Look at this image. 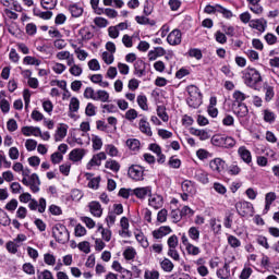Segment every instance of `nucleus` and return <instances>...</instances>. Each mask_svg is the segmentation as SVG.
Masks as SVG:
<instances>
[{"mask_svg":"<svg viewBox=\"0 0 279 279\" xmlns=\"http://www.w3.org/2000/svg\"><path fill=\"white\" fill-rule=\"evenodd\" d=\"M89 213L94 217H101L104 215V208H101V204L97 201H93L88 204Z\"/></svg>","mask_w":279,"mask_h":279,"instance_id":"nucleus-12","label":"nucleus"},{"mask_svg":"<svg viewBox=\"0 0 279 279\" xmlns=\"http://www.w3.org/2000/svg\"><path fill=\"white\" fill-rule=\"evenodd\" d=\"M173 232V229L169 226H161L158 229L153 231L154 239H163V236H167Z\"/></svg>","mask_w":279,"mask_h":279,"instance_id":"nucleus-9","label":"nucleus"},{"mask_svg":"<svg viewBox=\"0 0 279 279\" xmlns=\"http://www.w3.org/2000/svg\"><path fill=\"white\" fill-rule=\"evenodd\" d=\"M186 102L190 108H199L202 106V96H190Z\"/></svg>","mask_w":279,"mask_h":279,"instance_id":"nucleus-26","label":"nucleus"},{"mask_svg":"<svg viewBox=\"0 0 279 279\" xmlns=\"http://www.w3.org/2000/svg\"><path fill=\"white\" fill-rule=\"evenodd\" d=\"M235 210L241 217H250L254 215V205L246 201L238 202L235 204Z\"/></svg>","mask_w":279,"mask_h":279,"instance_id":"nucleus-3","label":"nucleus"},{"mask_svg":"<svg viewBox=\"0 0 279 279\" xmlns=\"http://www.w3.org/2000/svg\"><path fill=\"white\" fill-rule=\"evenodd\" d=\"M218 278L228 279L230 278V265L225 264L222 268L217 270Z\"/></svg>","mask_w":279,"mask_h":279,"instance_id":"nucleus-32","label":"nucleus"},{"mask_svg":"<svg viewBox=\"0 0 279 279\" xmlns=\"http://www.w3.org/2000/svg\"><path fill=\"white\" fill-rule=\"evenodd\" d=\"M135 239L140 243V245L144 247V250H147V247H149V241L147 240V236H145L143 232L135 234Z\"/></svg>","mask_w":279,"mask_h":279,"instance_id":"nucleus-31","label":"nucleus"},{"mask_svg":"<svg viewBox=\"0 0 279 279\" xmlns=\"http://www.w3.org/2000/svg\"><path fill=\"white\" fill-rule=\"evenodd\" d=\"M233 104H243L247 99V96L241 90H235L233 93Z\"/></svg>","mask_w":279,"mask_h":279,"instance_id":"nucleus-38","label":"nucleus"},{"mask_svg":"<svg viewBox=\"0 0 279 279\" xmlns=\"http://www.w3.org/2000/svg\"><path fill=\"white\" fill-rule=\"evenodd\" d=\"M92 143L93 149H95V151H99V149L104 147V141L101 140V137H99V135L92 134Z\"/></svg>","mask_w":279,"mask_h":279,"instance_id":"nucleus-30","label":"nucleus"},{"mask_svg":"<svg viewBox=\"0 0 279 279\" xmlns=\"http://www.w3.org/2000/svg\"><path fill=\"white\" fill-rule=\"evenodd\" d=\"M264 121H266V123H274L276 121V113L268 109L264 110Z\"/></svg>","mask_w":279,"mask_h":279,"instance_id":"nucleus-47","label":"nucleus"},{"mask_svg":"<svg viewBox=\"0 0 279 279\" xmlns=\"http://www.w3.org/2000/svg\"><path fill=\"white\" fill-rule=\"evenodd\" d=\"M41 7L44 10H53L56 8V1L54 0H41Z\"/></svg>","mask_w":279,"mask_h":279,"instance_id":"nucleus-64","label":"nucleus"},{"mask_svg":"<svg viewBox=\"0 0 279 279\" xmlns=\"http://www.w3.org/2000/svg\"><path fill=\"white\" fill-rule=\"evenodd\" d=\"M52 234L58 243H66L69 242V230L63 225H57L52 228Z\"/></svg>","mask_w":279,"mask_h":279,"instance_id":"nucleus-2","label":"nucleus"},{"mask_svg":"<svg viewBox=\"0 0 279 279\" xmlns=\"http://www.w3.org/2000/svg\"><path fill=\"white\" fill-rule=\"evenodd\" d=\"M134 195L140 199H145L147 195H151V187H137L134 190Z\"/></svg>","mask_w":279,"mask_h":279,"instance_id":"nucleus-24","label":"nucleus"},{"mask_svg":"<svg viewBox=\"0 0 279 279\" xmlns=\"http://www.w3.org/2000/svg\"><path fill=\"white\" fill-rule=\"evenodd\" d=\"M137 104L142 110H149V107L147 106V97L146 96H137Z\"/></svg>","mask_w":279,"mask_h":279,"instance_id":"nucleus-58","label":"nucleus"},{"mask_svg":"<svg viewBox=\"0 0 279 279\" xmlns=\"http://www.w3.org/2000/svg\"><path fill=\"white\" fill-rule=\"evenodd\" d=\"M189 57L195 58V60H202V58H203L202 50H199L197 48H191L189 50Z\"/></svg>","mask_w":279,"mask_h":279,"instance_id":"nucleus-56","label":"nucleus"},{"mask_svg":"<svg viewBox=\"0 0 279 279\" xmlns=\"http://www.w3.org/2000/svg\"><path fill=\"white\" fill-rule=\"evenodd\" d=\"M223 135L225 134H215L211 137V145H214L215 147H221L223 146Z\"/></svg>","mask_w":279,"mask_h":279,"instance_id":"nucleus-41","label":"nucleus"},{"mask_svg":"<svg viewBox=\"0 0 279 279\" xmlns=\"http://www.w3.org/2000/svg\"><path fill=\"white\" fill-rule=\"evenodd\" d=\"M236 145V140L232 136L223 135L222 149H232Z\"/></svg>","mask_w":279,"mask_h":279,"instance_id":"nucleus-23","label":"nucleus"},{"mask_svg":"<svg viewBox=\"0 0 279 279\" xmlns=\"http://www.w3.org/2000/svg\"><path fill=\"white\" fill-rule=\"evenodd\" d=\"M106 169H110L113 173H118L119 169H121V165L117 162V160L109 159L105 163Z\"/></svg>","mask_w":279,"mask_h":279,"instance_id":"nucleus-33","label":"nucleus"},{"mask_svg":"<svg viewBox=\"0 0 279 279\" xmlns=\"http://www.w3.org/2000/svg\"><path fill=\"white\" fill-rule=\"evenodd\" d=\"M160 267L161 269H163V271H167L168 274H171V271H173V262H171V259L169 258H165L161 263H160Z\"/></svg>","mask_w":279,"mask_h":279,"instance_id":"nucleus-35","label":"nucleus"},{"mask_svg":"<svg viewBox=\"0 0 279 279\" xmlns=\"http://www.w3.org/2000/svg\"><path fill=\"white\" fill-rule=\"evenodd\" d=\"M144 279H160V272L158 270H145Z\"/></svg>","mask_w":279,"mask_h":279,"instance_id":"nucleus-48","label":"nucleus"},{"mask_svg":"<svg viewBox=\"0 0 279 279\" xmlns=\"http://www.w3.org/2000/svg\"><path fill=\"white\" fill-rule=\"evenodd\" d=\"M110 99V94L104 89H99L96 92L95 101H102V104L108 102Z\"/></svg>","mask_w":279,"mask_h":279,"instance_id":"nucleus-27","label":"nucleus"},{"mask_svg":"<svg viewBox=\"0 0 279 279\" xmlns=\"http://www.w3.org/2000/svg\"><path fill=\"white\" fill-rule=\"evenodd\" d=\"M232 110L239 119H245L250 114V109H247L245 104H232Z\"/></svg>","mask_w":279,"mask_h":279,"instance_id":"nucleus-5","label":"nucleus"},{"mask_svg":"<svg viewBox=\"0 0 279 279\" xmlns=\"http://www.w3.org/2000/svg\"><path fill=\"white\" fill-rule=\"evenodd\" d=\"M96 14H106L108 19H117V16H119V13L114 9H98Z\"/></svg>","mask_w":279,"mask_h":279,"instance_id":"nucleus-28","label":"nucleus"},{"mask_svg":"<svg viewBox=\"0 0 279 279\" xmlns=\"http://www.w3.org/2000/svg\"><path fill=\"white\" fill-rule=\"evenodd\" d=\"M123 256L125 260H134L136 258V248L129 246L124 250Z\"/></svg>","mask_w":279,"mask_h":279,"instance_id":"nucleus-34","label":"nucleus"},{"mask_svg":"<svg viewBox=\"0 0 279 279\" xmlns=\"http://www.w3.org/2000/svg\"><path fill=\"white\" fill-rule=\"evenodd\" d=\"M37 278L38 279H54L53 274L51 272V270H47V269H45L43 271L38 270L37 271Z\"/></svg>","mask_w":279,"mask_h":279,"instance_id":"nucleus-53","label":"nucleus"},{"mask_svg":"<svg viewBox=\"0 0 279 279\" xmlns=\"http://www.w3.org/2000/svg\"><path fill=\"white\" fill-rule=\"evenodd\" d=\"M129 177L136 182H140L145 178V168L143 166L133 165L129 168Z\"/></svg>","mask_w":279,"mask_h":279,"instance_id":"nucleus-4","label":"nucleus"},{"mask_svg":"<svg viewBox=\"0 0 279 279\" xmlns=\"http://www.w3.org/2000/svg\"><path fill=\"white\" fill-rule=\"evenodd\" d=\"M21 132L24 136H38L40 135V128L38 126H23Z\"/></svg>","mask_w":279,"mask_h":279,"instance_id":"nucleus-19","label":"nucleus"},{"mask_svg":"<svg viewBox=\"0 0 279 279\" xmlns=\"http://www.w3.org/2000/svg\"><path fill=\"white\" fill-rule=\"evenodd\" d=\"M102 60L105 64H112L114 62V53L108 51L102 52Z\"/></svg>","mask_w":279,"mask_h":279,"instance_id":"nucleus-55","label":"nucleus"},{"mask_svg":"<svg viewBox=\"0 0 279 279\" xmlns=\"http://www.w3.org/2000/svg\"><path fill=\"white\" fill-rule=\"evenodd\" d=\"M187 235L192 241H199V229H197L196 227H191L187 231Z\"/></svg>","mask_w":279,"mask_h":279,"instance_id":"nucleus-42","label":"nucleus"},{"mask_svg":"<svg viewBox=\"0 0 279 279\" xmlns=\"http://www.w3.org/2000/svg\"><path fill=\"white\" fill-rule=\"evenodd\" d=\"M85 114L87 117H95V114H97V107H95V105H93L92 102L87 104L85 108Z\"/></svg>","mask_w":279,"mask_h":279,"instance_id":"nucleus-57","label":"nucleus"},{"mask_svg":"<svg viewBox=\"0 0 279 279\" xmlns=\"http://www.w3.org/2000/svg\"><path fill=\"white\" fill-rule=\"evenodd\" d=\"M138 128L142 134L146 136H151L154 133L151 132V125L147 122V118H142L138 122Z\"/></svg>","mask_w":279,"mask_h":279,"instance_id":"nucleus-14","label":"nucleus"},{"mask_svg":"<svg viewBox=\"0 0 279 279\" xmlns=\"http://www.w3.org/2000/svg\"><path fill=\"white\" fill-rule=\"evenodd\" d=\"M185 250L187 254H190L191 256H199V254L202 253V250H199L198 246H195L193 244L187 245Z\"/></svg>","mask_w":279,"mask_h":279,"instance_id":"nucleus-52","label":"nucleus"},{"mask_svg":"<svg viewBox=\"0 0 279 279\" xmlns=\"http://www.w3.org/2000/svg\"><path fill=\"white\" fill-rule=\"evenodd\" d=\"M44 263L50 267H53V265H56V256L50 253L44 254Z\"/></svg>","mask_w":279,"mask_h":279,"instance_id":"nucleus-49","label":"nucleus"},{"mask_svg":"<svg viewBox=\"0 0 279 279\" xmlns=\"http://www.w3.org/2000/svg\"><path fill=\"white\" fill-rule=\"evenodd\" d=\"M24 64H28L32 66H40L41 61L38 60L36 57L27 56L23 59Z\"/></svg>","mask_w":279,"mask_h":279,"instance_id":"nucleus-40","label":"nucleus"},{"mask_svg":"<svg viewBox=\"0 0 279 279\" xmlns=\"http://www.w3.org/2000/svg\"><path fill=\"white\" fill-rule=\"evenodd\" d=\"M238 155L240 156L241 160H243V162H245L246 165H251L252 151H250V149H247V147L241 146L238 149Z\"/></svg>","mask_w":279,"mask_h":279,"instance_id":"nucleus-11","label":"nucleus"},{"mask_svg":"<svg viewBox=\"0 0 279 279\" xmlns=\"http://www.w3.org/2000/svg\"><path fill=\"white\" fill-rule=\"evenodd\" d=\"M66 132L68 131H66L65 126H59L54 134V141L58 143V142L62 141L63 138H66Z\"/></svg>","mask_w":279,"mask_h":279,"instance_id":"nucleus-37","label":"nucleus"},{"mask_svg":"<svg viewBox=\"0 0 279 279\" xmlns=\"http://www.w3.org/2000/svg\"><path fill=\"white\" fill-rule=\"evenodd\" d=\"M98 232L101 233L102 240L107 243L110 242V239H112V231L110 229H106L102 226L98 227Z\"/></svg>","mask_w":279,"mask_h":279,"instance_id":"nucleus-36","label":"nucleus"},{"mask_svg":"<svg viewBox=\"0 0 279 279\" xmlns=\"http://www.w3.org/2000/svg\"><path fill=\"white\" fill-rule=\"evenodd\" d=\"M167 41L169 45L175 47L182 43V32L180 29H173L167 37Z\"/></svg>","mask_w":279,"mask_h":279,"instance_id":"nucleus-7","label":"nucleus"},{"mask_svg":"<svg viewBox=\"0 0 279 279\" xmlns=\"http://www.w3.org/2000/svg\"><path fill=\"white\" fill-rule=\"evenodd\" d=\"M187 93L190 97H202V92H199V88L195 85L187 86Z\"/></svg>","mask_w":279,"mask_h":279,"instance_id":"nucleus-46","label":"nucleus"},{"mask_svg":"<svg viewBox=\"0 0 279 279\" xmlns=\"http://www.w3.org/2000/svg\"><path fill=\"white\" fill-rule=\"evenodd\" d=\"M148 202L149 206H151L153 208H162V196L160 195H150Z\"/></svg>","mask_w":279,"mask_h":279,"instance_id":"nucleus-25","label":"nucleus"},{"mask_svg":"<svg viewBox=\"0 0 279 279\" xmlns=\"http://www.w3.org/2000/svg\"><path fill=\"white\" fill-rule=\"evenodd\" d=\"M102 110L104 112H108L109 114H114L119 112V108H117V106L112 104L104 105Z\"/></svg>","mask_w":279,"mask_h":279,"instance_id":"nucleus-60","label":"nucleus"},{"mask_svg":"<svg viewBox=\"0 0 279 279\" xmlns=\"http://www.w3.org/2000/svg\"><path fill=\"white\" fill-rule=\"evenodd\" d=\"M70 112H77L80 110V99L72 97L69 105Z\"/></svg>","mask_w":279,"mask_h":279,"instance_id":"nucleus-44","label":"nucleus"},{"mask_svg":"<svg viewBox=\"0 0 279 279\" xmlns=\"http://www.w3.org/2000/svg\"><path fill=\"white\" fill-rule=\"evenodd\" d=\"M228 243L231 245V247H241V240L234 235L228 236Z\"/></svg>","mask_w":279,"mask_h":279,"instance_id":"nucleus-63","label":"nucleus"},{"mask_svg":"<svg viewBox=\"0 0 279 279\" xmlns=\"http://www.w3.org/2000/svg\"><path fill=\"white\" fill-rule=\"evenodd\" d=\"M22 271L28 276H34V274H36V267H34L32 263H25L22 266Z\"/></svg>","mask_w":279,"mask_h":279,"instance_id":"nucleus-43","label":"nucleus"},{"mask_svg":"<svg viewBox=\"0 0 279 279\" xmlns=\"http://www.w3.org/2000/svg\"><path fill=\"white\" fill-rule=\"evenodd\" d=\"M106 153L101 151L93 156L90 161L87 163V169L90 170L93 167H101V160H106Z\"/></svg>","mask_w":279,"mask_h":279,"instance_id":"nucleus-8","label":"nucleus"},{"mask_svg":"<svg viewBox=\"0 0 279 279\" xmlns=\"http://www.w3.org/2000/svg\"><path fill=\"white\" fill-rule=\"evenodd\" d=\"M126 146L129 149H131V151H138V149H141V141L137 138H129L126 141Z\"/></svg>","mask_w":279,"mask_h":279,"instance_id":"nucleus-29","label":"nucleus"},{"mask_svg":"<svg viewBox=\"0 0 279 279\" xmlns=\"http://www.w3.org/2000/svg\"><path fill=\"white\" fill-rule=\"evenodd\" d=\"M196 180H198V182H202V184H208L209 180H208V173H206L203 170H199L196 173Z\"/></svg>","mask_w":279,"mask_h":279,"instance_id":"nucleus-50","label":"nucleus"},{"mask_svg":"<svg viewBox=\"0 0 279 279\" xmlns=\"http://www.w3.org/2000/svg\"><path fill=\"white\" fill-rule=\"evenodd\" d=\"M121 229L119 231L120 236H123L124 239L130 238V220H128L126 217H122L120 220Z\"/></svg>","mask_w":279,"mask_h":279,"instance_id":"nucleus-13","label":"nucleus"},{"mask_svg":"<svg viewBox=\"0 0 279 279\" xmlns=\"http://www.w3.org/2000/svg\"><path fill=\"white\" fill-rule=\"evenodd\" d=\"M80 34H81L83 40H90L93 38V36H95L93 34V32H90V29H88V28H82L80 31Z\"/></svg>","mask_w":279,"mask_h":279,"instance_id":"nucleus-62","label":"nucleus"},{"mask_svg":"<svg viewBox=\"0 0 279 279\" xmlns=\"http://www.w3.org/2000/svg\"><path fill=\"white\" fill-rule=\"evenodd\" d=\"M259 82H263V76H260V72L254 68H248L245 70L244 74V84L254 88Z\"/></svg>","mask_w":279,"mask_h":279,"instance_id":"nucleus-1","label":"nucleus"},{"mask_svg":"<svg viewBox=\"0 0 279 279\" xmlns=\"http://www.w3.org/2000/svg\"><path fill=\"white\" fill-rule=\"evenodd\" d=\"M19 247H21L19 244H16L14 241H10L7 243V250L10 252V254H16L19 252Z\"/></svg>","mask_w":279,"mask_h":279,"instance_id":"nucleus-61","label":"nucleus"},{"mask_svg":"<svg viewBox=\"0 0 279 279\" xmlns=\"http://www.w3.org/2000/svg\"><path fill=\"white\" fill-rule=\"evenodd\" d=\"M167 243H168L169 250H175V247H178V244H179L178 235L175 234L171 235L168 239Z\"/></svg>","mask_w":279,"mask_h":279,"instance_id":"nucleus-54","label":"nucleus"},{"mask_svg":"<svg viewBox=\"0 0 279 279\" xmlns=\"http://www.w3.org/2000/svg\"><path fill=\"white\" fill-rule=\"evenodd\" d=\"M68 10L74 19H80L84 14V8L77 3L70 4Z\"/></svg>","mask_w":279,"mask_h":279,"instance_id":"nucleus-16","label":"nucleus"},{"mask_svg":"<svg viewBox=\"0 0 279 279\" xmlns=\"http://www.w3.org/2000/svg\"><path fill=\"white\" fill-rule=\"evenodd\" d=\"M190 134H192L193 136H198L201 141H208V138H210L208 132L195 128L190 129Z\"/></svg>","mask_w":279,"mask_h":279,"instance_id":"nucleus-21","label":"nucleus"},{"mask_svg":"<svg viewBox=\"0 0 279 279\" xmlns=\"http://www.w3.org/2000/svg\"><path fill=\"white\" fill-rule=\"evenodd\" d=\"M181 189L183 193L195 195V183H193L191 180L183 181L181 184Z\"/></svg>","mask_w":279,"mask_h":279,"instance_id":"nucleus-20","label":"nucleus"},{"mask_svg":"<svg viewBox=\"0 0 279 279\" xmlns=\"http://www.w3.org/2000/svg\"><path fill=\"white\" fill-rule=\"evenodd\" d=\"M165 53H167V51H165V48L162 47H157L154 50H150L148 52V59L150 61L156 60L157 58H162V56H165Z\"/></svg>","mask_w":279,"mask_h":279,"instance_id":"nucleus-22","label":"nucleus"},{"mask_svg":"<svg viewBox=\"0 0 279 279\" xmlns=\"http://www.w3.org/2000/svg\"><path fill=\"white\" fill-rule=\"evenodd\" d=\"M29 189L33 191V193H38V191H40V178H38V174L33 173L29 177Z\"/></svg>","mask_w":279,"mask_h":279,"instance_id":"nucleus-17","label":"nucleus"},{"mask_svg":"<svg viewBox=\"0 0 279 279\" xmlns=\"http://www.w3.org/2000/svg\"><path fill=\"white\" fill-rule=\"evenodd\" d=\"M74 53L81 62H84V60L88 58V52H86V50H82L81 48H75Z\"/></svg>","mask_w":279,"mask_h":279,"instance_id":"nucleus-59","label":"nucleus"},{"mask_svg":"<svg viewBox=\"0 0 279 279\" xmlns=\"http://www.w3.org/2000/svg\"><path fill=\"white\" fill-rule=\"evenodd\" d=\"M147 64L143 60H137L134 63V74L137 75V77H143V75H147Z\"/></svg>","mask_w":279,"mask_h":279,"instance_id":"nucleus-10","label":"nucleus"},{"mask_svg":"<svg viewBox=\"0 0 279 279\" xmlns=\"http://www.w3.org/2000/svg\"><path fill=\"white\" fill-rule=\"evenodd\" d=\"M69 73H71L74 77H80V75H82V73H84V70L82 69L81 65L75 64L69 69Z\"/></svg>","mask_w":279,"mask_h":279,"instance_id":"nucleus-51","label":"nucleus"},{"mask_svg":"<svg viewBox=\"0 0 279 279\" xmlns=\"http://www.w3.org/2000/svg\"><path fill=\"white\" fill-rule=\"evenodd\" d=\"M248 27H252V29H256L257 32H260V34H263L265 29H267V20L263 17L252 20L248 24Z\"/></svg>","mask_w":279,"mask_h":279,"instance_id":"nucleus-6","label":"nucleus"},{"mask_svg":"<svg viewBox=\"0 0 279 279\" xmlns=\"http://www.w3.org/2000/svg\"><path fill=\"white\" fill-rule=\"evenodd\" d=\"M225 165L226 161H223L221 158H215L209 162L210 169L214 170L216 173H221L223 171Z\"/></svg>","mask_w":279,"mask_h":279,"instance_id":"nucleus-15","label":"nucleus"},{"mask_svg":"<svg viewBox=\"0 0 279 279\" xmlns=\"http://www.w3.org/2000/svg\"><path fill=\"white\" fill-rule=\"evenodd\" d=\"M157 116L160 117L163 123H167V121H169V114H167V108L165 106L157 107Z\"/></svg>","mask_w":279,"mask_h":279,"instance_id":"nucleus-39","label":"nucleus"},{"mask_svg":"<svg viewBox=\"0 0 279 279\" xmlns=\"http://www.w3.org/2000/svg\"><path fill=\"white\" fill-rule=\"evenodd\" d=\"M52 71L57 73V75H62V73L66 71V65H64V63L56 62L52 65Z\"/></svg>","mask_w":279,"mask_h":279,"instance_id":"nucleus-45","label":"nucleus"},{"mask_svg":"<svg viewBox=\"0 0 279 279\" xmlns=\"http://www.w3.org/2000/svg\"><path fill=\"white\" fill-rule=\"evenodd\" d=\"M84 156H86V150L83 148H75L70 153V160L73 162H80Z\"/></svg>","mask_w":279,"mask_h":279,"instance_id":"nucleus-18","label":"nucleus"}]
</instances>
